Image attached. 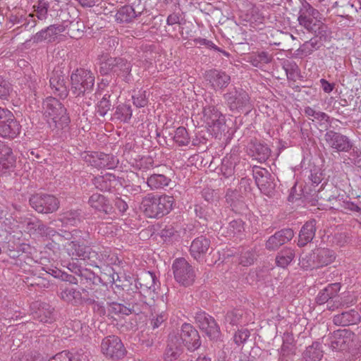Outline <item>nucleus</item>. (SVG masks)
Segmentation results:
<instances>
[{
  "mask_svg": "<svg viewBox=\"0 0 361 361\" xmlns=\"http://www.w3.org/2000/svg\"><path fill=\"white\" fill-rule=\"evenodd\" d=\"M180 336L184 345L190 352H194L201 345L199 332L189 323L182 324Z\"/></svg>",
  "mask_w": 361,
  "mask_h": 361,
  "instance_id": "13",
  "label": "nucleus"
},
{
  "mask_svg": "<svg viewBox=\"0 0 361 361\" xmlns=\"http://www.w3.org/2000/svg\"><path fill=\"white\" fill-rule=\"evenodd\" d=\"M360 321V315L357 311L354 310L335 315L333 319V322L336 325L343 326L355 324Z\"/></svg>",
  "mask_w": 361,
  "mask_h": 361,
  "instance_id": "29",
  "label": "nucleus"
},
{
  "mask_svg": "<svg viewBox=\"0 0 361 361\" xmlns=\"http://www.w3.org/2000/svg\"><path fill=\"white\" fill-rule=\"evenodd\" d=\"M204 79L212 89H225L231 82V76L221 70L210 69L204 73Z\"/></svg>",
  "mask_w": 361,
  "mask_h": 361,
  "instance_id": "17",
  "label": "nucleus"
},
{
  "mask_svg": "<svg viewBox=\"0 0 361 361\" xmlns=\"http://www.w3.org/2000/svg\"><path fill=\"white\" fill-rule=\"evenodd\" d=\"M175 280L183 286L192 285L195 279L192 267L184 258H178L172 264Z\"/></svg>",
  "mask_w": 361,
  "mask_h": 361,
  "instance_id": "6",
  "label": "nucleus"
},
{
  "mask_svg": "<svg viewBox=\"0 0 361 361\" xmlns=\"http://www.w3.org/2000/svg\"><path fill=\"white\" fill-rule=\"evenodd\" d=\"M141 294L135 292V294L130 297H126L123 300L126 308H128V314H139L142 313L147 308V303L141 298Z\"/></svg>",
  "mask_w": 361,
  "mask_h": 361,
  "instance_id": "25",
  "label": "nucleus"
},
{
  "mask_svg": "<svg viewBox=\"0 0 361 361\" xmlns=\"http://www.w3.org/2000/svg\"><path fill=\"white\" fill-rule=\"evenodd\" d=\"M243 313L240 310L228 311L225 315L224 322L232 326L238 325L242 319Z\"/></svg>",
  "mask_w": 361,
  "mask_h": 361,
  "instance_id": "55",
  "label": "nucleus"
},
{
  "mask_svg": "<svg viewBox=\"0 0 361 361\" xmlns=\"http://www.w3.org/2000/svg\"><path fill=\"white\" fill-rule=\"evenodd\" d=\"M30 206L38 213L49 214L59 207V200L52 195L35 194L29 200Z\"/></svg>",
  "mask_w": 361,
  "mask_h": 361,
  "instance_id": "8",
  "label": "nucleus"
},
{
  "mask_svg": "<svg viewBox=\"0 0 361 361\" xmlns=\"http://www.w3.org/2000/svg\"><path fill=\"white\" fill-rule=\"evenodd\" d=\"M128 308L125 305L124 302L119 303L117 302H112L109 303L108 311L110 314L115 315H129Z\"/></svg>",
  "mask_w": 361,
  "mask_h": 361,
  "instance_id": "54",
  "label": "nucleus"
},
{
  "mask_svg": "<svg viewBox=\"0 0 361 361\" xmlns=\"http://www.w3.org/2000/svg\"><path fill=\"white\" fill-rule=\"evenodd\" d=\"M316 264L318 268L327 266L336 259L335 252L329 248H317L314 250Z\"/></svg>",
  "mask_w": 361,
  "mask_h": 361,
  "instance_id": "30",
  "label": "nucleus"
},
{
  "mask_svg": "<svg viewBox=\"0 0 361 361\" xmlns=\"http://www.w3.org/2000/svg\"><path fill=\"white\" fill-rule=\"evenodd\" d=\"M132 99L133 104L137 108L147 106L148 103L147 91L143 90H134L132 94Z\"/></svg>",
  "mask_w": 361,
  "mask_h": 361,
  "instance_id": "47",
  "label": "nucleus"
},
{
  "mask_svg": "<svg viewBox=\"0 0 361 361\" xmlns=\"http://www.w3.org/2000/svg\"><path fill=\"white\" fill-rule=\"evenodd\" d=\"M110 97V94H105L102 99L98 102L96 112L99 116H105L108 111L110 110L112 106Z\"/></svg>",
  "mask_w": 361,
  "mask_h": 361,
  "instance_id": "46",
  "label": "nucleus"
},
{
  "mask_svg": "<svg viewBox=\"0 0 361 361\" xmlns=\"http://www.w3.org/2000/svg\"><path fill=\"white\" fill-rule=\"evenodd\" d=\"M100 154L101 152H84L81 157L87 164L99 169Z\"/></svg>",
  "mask_w": 361,
  "mask_h": 361,
  "instance_id": "52",
  "label": "nucleus"
},
{
  "mask_svg": "<svg viewBox=\"0 0 361 361\" xmlns=\"http://www.w3.org/2000/svg\"><path fill=\"white\" fill-rule=\"evenodd\" d=\"M173 203L172 196L148 194L142 200L141 209L149 218H160L171 210Z\"/></svg>",
  "mask_w": 361,
  "mask_h": 361,
  "instance_id": "2",
  "label": "nucleus"
},
{
  "mask_svg": "<svg viewBox=\"0 0 361 361\" xmlns=\"http://www.w3.org/2000/svg\"><path fill=\"white\" fill-rule=\"evenodd\" d=\"M195 320V323L200 329H204V326H205L206 324H209V322L210 324H214V321H215L213 317L210 316L209 314L204 311H198L196 312Z\"/></svg>",
  "mask_w": 361,
  "mask_h": 361,
  "instance_id": "50",
  "label": "nucleus"
},
{
  "mask_svg": "<svg viewBox=\"0 0 361 361\" xmlns=\"http://www.w3.org/2000/svg\"><path fill=\"white\" fill-rule=\"evenodd\" d=\"M207 125L212 128L215 134L224 130L226 119L224 116L214 106H209L204 109Z\"/></svg>",
  "mask_w": 361,
  "mask_h": 361,
  "instance_id": "16",
  "label": "nucleus"
},
{
  "mask_svg": "<svg viewBox=\"0 0 361 361\" xmlns=\"http://www.w3.org/2000/svg\"><path fill=\"white\" fill-rule=\"evenodd\" d=\"M225 198L227 204L235 212L240 214L246 210L247 207L244 202V197L238 190L228 189Z\"/></svg>",
  "mask_w": 361,
  "mask_h": 361,
  "instance_id": "24",
  "label": "nucleus"
},
{
  "mask_svg": "<svg viewBox=\"0 0 361 361\" xmlns=\"http://www.w3.org/2000/svg\"><path fill=\"white\" fill-rule=\"evenodd\" d=\"M355 334L348 329H339L329 337L330 348L335 351H347L353 346Z\"/></svg>",
  "mask_w": 361,
  "mask_h": 361,
  "instance_id": "12",
  "label": "nucleus"
},
{
  "mask_svg": "<svg viewBox=\"0 0 361 361\" xmlns=\"http://www.w3.org/2000/svg\"><path fill=\"white\" fill-rule=\"evenodd\" d=\"M86 293L88 291L85 288L82 292L73 288H65L60 293V298L65 302L73 305H80L86 302Z\"/></svg>",
  "mask_w": 361,
  "mask_h": 361,
  "instance_id": "21",
  "label": "nucleus"
},
{
  "mask_svg": "<svg viewBox=\"0 0 361 361\" xmlns=\"http://www.w3.org/2000/svg\"><path fill=\"white\" fill-rule=\"evenodd\" d=\"M295 250L291 247H284L276 257V264L278 267H287L295 257Z\"/></svg>",
  "mask_w": 361,
  "mask_h": 361,
  "instance_id": "37",
  "label": "nucleus"
},
{
  "mask_svg": "<svg viewBox=\"0 0 361 361\" xmlns=\"http://www.w3.org/2000/svg\"><path fill=\"white\" fill-rule=\"evenodd\" d=\"M173 141L178 146H186L190 143V138L188 133L185 127H178L174 132V135L172 137Z\"/></svg>",
  "mask_w": 361,
  "mask_h": 361,
  "instance_id": "42",
  "label": "nucleus"
},
{
  "mask_svg": "<svg viewBox=\"0 0 361 361\" xmlns=\"http://www.w3.org/2000/svg\"><path fill=\"white\" fill-rule=\"evenodd\" d=\"M78 277H79V283L85 287L97 285L102 282V279L100 276L86 268H83V269L80 271Z\"/></svg>",
  "mask_w": 361,
  "mask_h": 361,
  "instance_id": "36",
  "label": "nucleus"
},
{
  "mask_svg": "<svg viewBox=\"0 0 361 361\" xmlns=\"http://www.w3.org/2000/svg\"><path fill=\"white\" fill-rule=\"evenodd\" d=\"M223 97L231 111H240L243 109H250V97L243 89L236 87L229 90L224 94Z\"/></svg>",
  "mask_w": 361,
  "mask_h": 361,
  "instance_id": "10",
  "label": "nucleus"
},
{
  "mask_svg": "<svg viewBox=\"0 0 361 361\" xmlns=\"http://www.w3.org/2000/svg\"><path fill=\"white\" fill-rule=\"evenodd\" d=\"M133 115V110L129 104L121 103L117 105L111 116V120L119 123H129Z\"/></svg>",
  "mask_w": 361,
  "mask_h": 361,
  "instance_id": "31",
  "label": "nucleus"
},
{
  "mask_svg": "<svg viewBox=\"0 0 361 361\" xmlns=\"http://www.w3.org/2000/svg\"><path fill=\"white\" fill-rule=\"evenodd\" d=\"M180 354V349L175 344L169 343L164 353V360L166 361H173L178 359Z\"/></svg>",
  "mask_w": 361,
  "mask_h": 361,
  "instance_id": "58",
  "label": "nucleus"
},
{
  "mask_svg": "<svg viewBox=\"0 0 361 361\" xmlns=\"http://www.w3.org/2000/svg\"><path fill=\"white\" fill-rule=\"evenodd\" d=\"M0 220H1L2 223H4L6 226H8V227L11 229H13L16 227H20L19 225V219L16 220L13 217L12 214L9 213L7 209H1L0 211Z\"/></svg>",
  "mask_w": 361,
  "mask_h": 361,
  "instance_id": "49",
  "label": "nucleus"
},
{
  "mask_svg": "<svg viewBox=\"0 0 361 361\" xmlns=\"http://www.w3.org/2000/svg\"><path fill=\"white\" fill-rule=\"evenodd\" d=\"M92 183L98 190L108 192L121 185V180L112 173L96 176L92 179Z\"/></svg>",
  "mask_w": 361,
  "mask_h": 361,
  "instance_id": "22",
  "label": "nucleus"
},
{
  "mask_svg": "<svg viewBox=\"0 0 361 361\" xmlns=\"http://www.w3.org/2000/svg\"><path fill=\"white\" fill-rule=\"evenodd\" d=\"M259 183L257 184L260 191L268 197H272L275 192V183H274L271 174L266 178H263Z\"/></svg>",
  "mask_w": 361,
  "mask_h": 361,
  "instance_id": "41",
  "label": "nucleus"
},
{
  "mask_svg": "<svg viewBox=\"0 0 361 361\" xmlns=\"http://www.w3.org/2000/svg\"><path fill=\"white\" fill-rule=\"evenodd\" d=\"M283 68L288 80H295L300 72V68L295 61L286 60L283 62Z\"/></svg>",
  "mask_w": 361,
  "mask_h": 361,
  "instance_id": "45",
  "label": "nucleus"
},
{
  "mask_svg": "<svg viewBox=\"0 0 361 361\" xmlns=\"http://www.w3.org/2000/svg\"><path fill=\"white\" fill-rule=\"evenodd\" d=\"M341 209L345 213L361 214V207L350 201H343L341 204Z\"/></svg>",
  "mask_w": 361,
  "mask_h": 361,
  "instance_id": "61",
  "label": "nucleus"
},
{
  "mask_svg": "<svg viewBox=\"0 0 361 361\" xmlns=\"http://www.w3.org/2000/svg\"><path fill=\"white\" fill-rule=\"evenodd\" d=\"M39 224V219L37 218H27V217H19V225L20 228H23L25 226V228L28 231H35Z\"/></svg>",
  "mask_w": 361,
  "mask_h": 361,
  "instance_id": "60",
  "label": "nucleus"
},
{
  "mask_svg": "<svg viewBox=\"0 0 361 361\" xmlns=\"http://www.w3.org/2000/svg\"><path fill=\"white\" fill-rule=\"evenodd\" d=\"M11 361H47L40 354L33 355L31 353L15 354Z\"/></svg>",
  "mask_w": 361,
  "mask_h": 361,
  "instance_id": "57",
  "label": "nucleus"
},
{
  "mask_svg": "<svg viewBox=\"0 0 361 361\" xmlns=\"http://www.w3.org/2000/svg\"><path fill=\"white\" fill-rule=\"evenodd\" d=\"M140 15L141 12L135 11L132 6L125 5L117 11L115 18L118 23H128Z\"/></svg>",
  "mask_w": 361,
  "mask_h": 361,
  "instance_id": "33",
  "label": "nucleus"
},
{
  "mask_svg": "<svg viewBox=\"0 0 361 361\" xmlns=\"http://www.w3.org/2000/svg\"><path fill=\"white\" fill-rule=\"evenodd\" d=\"M101 349L106 357L115 360L123 358L126 353L121 339L114 335L109 336L102 340Z\"/></svg>",
  "mask_w": 361,
  "mask_h": 361,
  "instance_id": "11",
  "label": "nucleus"
},
{
  "mask_svg": "<svg viewBox=\"0 0 361 361\" xmlns=\"http://www.w3.org/2000/svg\"><path fill=\"white\" fill-rule=\"evenodd\" d=\"M171 182V178L164 174L153 173L147 178L146 183L151 190H158L168 186Z\"/></svg>",
  "mask_w": 361,
  "mask_h": 361,
  "instance_id": "35",
  "label": "nucleus"
},
{
  "mask_svg": "<svg viewBox=\"0 0 361 361\" xmlns=\"http://www.w3.org/2000/svg\"><path fill=\"white\" fill-rule=\"evenodd\" d=\"M244 231V222L238 219L231 221L227 227L226 236L233 237L240 234Z\"/></svg>",
  "mask_w": 361,
  "mask_h": 361,
  "instance_id": "44",
  "label": "nucleus"
},
{
  "mask_svg": "<svg viewBox=\"0 0 361 361\" xmlns=\"http://www.w3.org/2000/svg\"><path fill=\"white\" fill-rule=\"evenodd\" d=\"M43 116L51 128L63 130L71 121L64 105L54 97H47L42 103Z\"/></svg>",
  "mask_w": 361,
  "mask_h": 361,
  "instance_id": "1",
  "label": "nucleus"
},
{
  "mask_svg": "<svg viewBox=\"0 0 361 361\" xmlns=\"http://www.w3.org/2000/svg\"><path fill=\"white\" fill-rule=\"evenodd\" d=\"M85 304L92 305L94 313L99 317H103L106 314V308L103 301H98L94 298H87Z\"/></svg>",
  "mask_w": 361,
  "mask_h": 361,
  "instance_id": "56",
  "label": "nucleus"
},
{
  "mask_svg": "<svg viewBox=\"0 0 361 361\" xmlns=\"http://www.w3.org/2000/svg\"><path fill=\"white\" fill-rule=\"evenodd\" d=\"M99 156V169H114L116 167L118 164V159L114 155L101 152Z\"/></svg>",
  "mask_w": 361,
  "mask_h": 361,
  "instance_id": "43",
  "label": "nucleus"
},
{
  "mask_svg": "<svg viewBox=\"0 0 361 361\" xmlns=\"http://www.w3.org/2000/svg\"><path fill=\"white\" fill-rule=\"evenodd\" d=\"M341 289L340 283H334L329 284L325 288L322 290L316 298V302L319 305L327 303L332 298L338 295V291Z\"/></svg>",
  "mask_w": 361,
  "mask_h": 361,
  "instance_id": "32",
  "label": "nucleus"
},
{
  "mask_svg": "<svg viewBox=\"0 0 361 361\" xmlns=\"http://www.w3.org/2000/svg\"><path fill=\"white\" fill-rule=\"evenodd\" d=\"M37 16L39 20H45L48 16L49 4L46 0H39L37 4L34 6Z\"/></svg>",
  "mask_w": 361,
  "mask_h": 361,
  "instance_id": "53",
  "label": "nucleus"
},
{
  "mask_svg": "<svg viewBox=\"0 0 361 361\" xmlns=\"http://www.w3.org/2000/svg\"><path fill=\"white\" fill-rule=\"evenodd\" d=\"M16 164V158L12 149L0 140V173H5L13 169Z\"/></svg>",
  "mask_w": 361,
  "mask_h": 361,
  "instance_id": "23",
  "label": "nucleus"
},
{
  "mask_svg": "<svg viewBox=\"0 0 361 361\" xmlns=\"http://www.w3.org/2000/svg\"><path fill=\"white\" fill-rule=\"evenodd\" d=\"M211 340L217 341L221 336L220 327L217 324L216 321H214V324H207L204 329H201Z\"/></svg>",
  "mask_w": 361,
  "mask_h": 361,
  "instance_id": "48",
  "label": "nucleus"
},
{
  "mask_svg": "<svg viewBox=\"0 0 361 361\" xmlns=\"http://www.w3.org/2000/svg\"><path fill=\"white\" fill-rule=\"evenodd\" d=\"M20 126L13 113L0 108V136L13 139L20 133Z\"/></svg>",
  "mask_w": 361,
  "mask_h": 361,
  "instance_id": "9",
  "label": "nucleus"
},
{
  "mask_svg": "<svg viewBox=\"0 0 361 361\" xmlns=\"http://www.w3.org/2000/svg\"><path fill=\"white\" fill-rule=\"evenodd\" d=\"M88 203L91 207L105 214H110L114 210L109 200L105 196L99 193L92 195L89 198Z\"/></svg>",
  "mask_w": 361,
  "mask_h": 361,
  "instance_id": "26",
  "label": "nucleus"
},
{
  "mask_svg": "<svg viewBox=\"0 0 361 361\" xmlns=\"http://www.w3.org/2000/svg\"><path fill=\"white\" fill-rule=\"evenodd\" d=\"M324 140L329 147L338 152H349L353 147V143L347 136L334 130H328Z\"/></svg>",
  "mask_w": 361,
  "mask_h": 361,
  "instance_id": "15",
  "label": "nucleus"
},
{
  "mask_svg": "<svg viewBox=\"0 0 361 361\" xmlns=\"http://www.w3.org/2000/svg\"><path fill=\"white\" fill-rule=\"evenodd\" d=\"M91 247L90 246L80 244L76 240L71 241L67 245L68 254L73 257H79L82 259H87L88 253Z\"/></svg>",
  "mask_w": 361,
  "mask_h": 361,
  "instance_id": "34",
  "label": "nucleus"
},
{
  "mask_svg": "<svg viewBox=\"0 0 361 361\" xmlns=\"http://www.w3.org/2000/svg\"><path fill=\"white\" fill-rule=\"evenodd\" d=\"M131 70V63L121 57H109L101 61L99 66V72L102 75L113 73L127 83L133 80Z\"/></svg>",
  "mask_w": 361,
  "mask_h": 361,
  "instance_id": "3",
  "label": "nucleus"
},
{
  "mask_svg": "<svg viewBox=\"0 0 361 361\" xmlns=\"http://www.w3.org/2000/svg\"><path fill=\"white\" fill-rule=\"evenodd\" d=\"M293 236L294 232L291 228L281 229L268 238L265 247L268 250H276L289 242Z\"/></svg>",
  "mask_w": 361,
  "mask_h": 361,
  "instance_id": "20",
  "label": "nucleus"
},
{
  "mask_svg": "<svg viewBox=\"0 0 361 361\" xmlns=\"http://www.w3.org/2000/svg\"><path fill=\"white\" fill-rule=\"evenodd\" d=\"M314 257V251L312 253L302 255L300 259L299 265L304 269H318Z\"/></svg>",
  "mask_w": 361,
  "mask_h": 361,
  "instance_id": "51",
  "label": "nucleus"
},
{
  "mask_svg": "<svg viewBox=\"0 0 361 361\" xmlns=\"http://www.w3.org/2000/svg\"><path fill=\"white\" fill-rule=\"evenodd\" d=\"M82 219V213L79 209H71L61 214V220L63 223L73 226L80 223Z\"/></svg>",
  "mask_w": 361,
  "mask_h": 361,
  "instance_id": "40",
  "label": "nucleus"
},
{
  "mask_svg": "<svg viewBox=\"0 0 361 361\" xmlns=\"http://www.w3.org/2000/svg\"><path fill=\"white\" fill-rule=\"evenodd\" d=\"M250 151L252 152V156L259 162L265 161L270 155V149L267 145L259 142L252 144Z\"/></svg>",
  "mask_w": 361,
  "mask_h": 361,
  "instance_id": "38",
  "label": "nucleus"
},
{
  "mask_svg": "<svg viewBox=\"0 0 361 361\" xmlns=\"http://www.w3.org/2000/svg\"><path fill=\"white\" fill-rule=\"evenodd\" d=\"M316 223L315 219H311L302 226L299 233L298 241V245L299 247H304L312 242L315 235Z\"/></svg>",
  "mask_w": 361,
  "mask_h": 361,
  "instance_id": "27",
  "label": "nucleus"
},
{
  "mask_svg": "<svg viewBox=\"0 0 361 361\" xmlns=\"http://www.w3.org/2000/svg\"><path fill=\"white\" fill-rule=\"evenodd\" d=\"M319 18H320L319 12L307 1L304 0L298 11V21L299 25L308 32L314 33L317 37L321 35L324 27Z\"/></svg>",
  "mask_w": 361,
  "mask_h": 361,
  "instance_id": "4",
  "label": "nucleus"
},
{
  "mask_svg": "<svg viewBox=\"0 0 361 361\" xmlns=\"http://www.w3.org/2000/svg\"><path fill=\"white\" fill-rule=\"evenodd\" d=\"M303 357L306 361H319L323 357L321 344L318 342H314L306 348Z\"/></svg>",
  "mask_w": 361,
  "mask_h": 361,
  "instance_id": "39",
  "label": "nucleus"
},
{
  "mask_svg": "<svg viewBox=\"0 0 361 361\" xmlns=\"http://www.w3.org/2000/svg\"><path fill=\"white\" fill-rule=\"evenodd\" d=\"M75 357L68 350H63L50 357L48 361H73Z\"/></svg>",
  "mask_w": 361,
  "mask_h": 361,
  "instance_id": "62",
  "label": "nucleus"
},
{
  "mask_svg": "<svg viewBox=\"0 0 361 361\" xmlns=\"http://www.w3.org/2000/svg\"><path fill=\"white\" fill-rule=\"evenodd\" d=\"M322 46V43L321 42V39H317V37H312L309 42H306L303 44L302 47L303 49L305 50L308 49L307 53L311 54L314 50L319 49Z\"/></svg>",
  "mask_w": 361,
  "mask_h": 361,
  "instance_id": "63",
  "label": "nucleus"
},
{
  "mask_svg": "<svg viewBox=\"0 0 361 361\" xmlns=\"http://www.w3.org/2000/svg\"><path fill=\"white\" fill-rule=\"evenodd\" d=\"M13 88L11 84L0 76V99L8 100Z\"/></svg>",
  "mask_w": 361,
  "mask_h": 361,
  "instance_id": "59",
  "label": "nucleus"
},
{
  "mask_svg": "<svg viewBox=\"0 0 361 361\" xmlns=\"http://www.w3.org/2000/svg\"><path fill=\"white\" fill-rule=\"evenodd\" d=\"M49 82L54 94L62 99L68 97V90L66 85V77L61 70L57 69L53 71Z\"/></svg>",
  "mask_w": 361,
  "mask_h": 361,
  "instance_id": "19",
  "label": "nucleus"
},
{
  "mask_svg": "<svg viewBox=\"0 0 361 361\" xmlns=\"http://www.w3.org/2000/svg\"><path fill=\"white\" fill-rule=\"evenodd\" d=\"M212 252L210 240L203 235L195 238L190 247L191 256L198 262H202L206 255Z\"/></svg>",
  "mask_w": 361,
  "mask_h": 361,
  "instance_id": "18",
  "label": "nucleus"
},
{
  "mask_svg": "<svg viewBox=\"0 0 361 361\" xmlns=\"http://www.w3.org/2000/svg\"><path fill=\"white\" fill-rule=\"evenodd\" d=\"M159 282L156 275L150 271L145 272L135 280V288L144 298L154 299L157 295Z\"/></svg>",
  "mask_w": 361,
  "mask_h": 361,
  "instance_id": "7",
  "label": "nucleus"
},
{
  "mask_svg": "<svg viewBox=\"0 0 361 361\" xmlns=\"http://www.w3.org/2000/svg\"><path fill=\"white\" fill-rule=\"evenodd\" d=\"M94 74L84 68L76 69L71 75L72 93L76 97L91 92L94 85Z\"/></svg>",
  "mask_w": 361,
  "mask_h": 361,
  "instance_id": "5",
  "label": "nucleus"
},
{
  "mask_svg": "<svg viewBox=\"0 0 361 361\" xmlns=\"http://www.w3.org/2000/svg\"><path fill=\"white\" fill-rule=\"evenodd\" d=\"M87 260L90 262L91 266L100 268L102 265H109L113 263L114 258L110 257L106 250L97 252L92 248L88 253Z\"/></svg>",
  "mask_w": 361,
  "mask_h": 361,
  "instance_id": "28",
  "label": "nucleus"
},
{
  "mask_svg": "<svg viewBox=\"0 0 361 361\" xmlns=\"http://www.w3.org/2000/svg\"><path fill=\"white\" fill-rule=\"evenodd\" d=\"M33 318L43 323H51L54 320V309L48 303L34 301L30 306Z\"/></svg>",
  "mask_w": 361,
  "mask_h": 361,
  "instance_id": "14",
  "label": "nucleus"
},
{
  "mask_svg": "<svg viewBox=\"0 0 361 361\" xmlns=\"http://www.w3.org/2000/svg\"><path fill=\"white\" fill-rule=\"evenodd\" d=\"M250 331L247 329H243L239 330L234 335V337H233L234 342L238 345H240L244 343L247 340V338L250 337Z\"/></svg>",
  "mask_w": 361,
  "mask_h": 361,
  "instance_id": "64",
  "label": "nucleus"
}]
</instances>
